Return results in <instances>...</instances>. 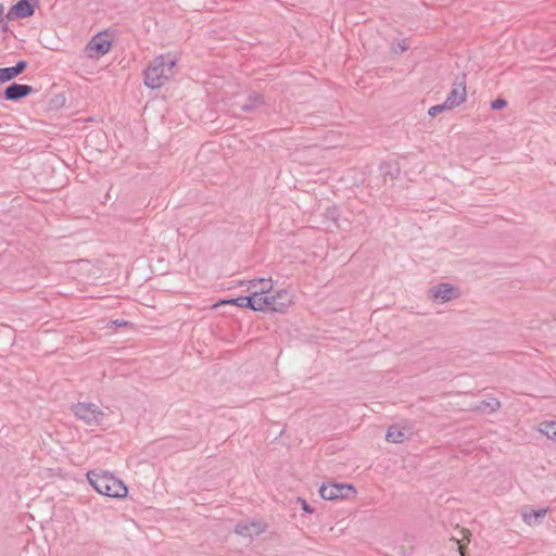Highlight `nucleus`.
<instances>
[{"label":"nucleus","mask_w":556,"mask_h":556,"mask_svg":"<svg viewBox=\"0 0 556 556\" xmlns=\"http://www.w3.org/2000/svg\"><path fill=\"white\" fill-rule=\"evenodd\" d=\"M178 59L173 53H166L155 56L144 71V84L151 89H156L165 85L175 72Z\"/></svg>","instance_id":"f257e3e1"},{"label":"nucleus","mask_w":556,"mask_h":556,"mask_svg":"<svg viewBox=\"0 0 556 556\" xmlns=\"http://www.w3.org/2000/svg\"><path fill=\"white\" fill-rule=\"evenodd\" d=\"M87 479L94 490L102 495L123 498L128 493V489L125 483L108 471H103L101 473L90 471L87 473Z\"/></svg>","instance_id":"f03ea898"},{"label":"nucleus","mask_w":556,"mask_h":556,"mask_svg":"<svg viewBox=\"0 0 556 556\" xmlns=\"http://www.w3.org/2000/svg\"><path fill=\"white\" fill-rule=\"evenodd\" d=\"M257 301L258 302L255 303V311L285 313L293 303V295L287 289H279L273 293H268V295L264 296L263 300L257 299Z\"/></svg>","instance_id":"7ed1b4c3"},{"label":"nucleus","mask_w":556,"mask_h":556,"mask_svg":"<svg viewBox=\"0 0 556 556\" xmlns=\"http://www.w3.org/2000/svg\"><path fill=\"white\" fill-rule=\"evenodd\" d=\"M74 415L88 426L101 425L104 413L92 403H78L73 407Z\"/></svg>","instance_id":"20e7f679"},{"label":"nucleus","mask_w":556,"mask_h":556,"mask_svg":"<svg viewBox=\"0 0 556 556\" xmlns=\"http://www.w3.org/2000/svg\"><path fill=\"white\" fill-rule=\"evenodd\" d=\"M319 494L324 500L333 501L354 496L356 490L352 484L325 483L320 486Z\"/></svg>","instance_id":"39448f33"},{"label":"nucleus","mask_w":556,"mask_h":556,"mask_svg":"<svg viewBox=\"0 0 556 556\" xmlns=\"http://www.w3.org/2000/svg\"><path fill=\"white\" fill-rule=\"evenodd\" d=\"M112 48V40L108 33L94 35L86 46V54L90 59H99L106 54Z\"/></svg>","instance_id":"423d86ee"},{"label":"nucleus","mask_w":556,"mask_h":556,"mask_svg":"<svg viewBox=\"0 0 556 556\" xmlns=\"http://www.w3.org/2000/svg\"><path fill=\"white\" fill-rule=\"evenodd\" d=\"M466 96L467 93L465 77L457 78L452 84V88L444 102L447 108L453 110L454 108L465 102Z\"/></svg>","instance_id":"0eeeda50"},{"label":"nucleus","mask_w":556,"mask_h":556,"mask_svg":"<svg viewBox=\"0 0 556 556\" xmlns=\"http://www.w3.org/2000/svg\"><path fill=\"white\" fill-rule=\"evenodd\" d=\"M248 291L250 292V296L255 299V302H258L257 299H264V296L268 295V293L273 292V280L270 278H256L248 281Z\"/></svg>","instance_id":"6e6552de"},{"label":"nucleus","mask_w":556,"mask_h":556,"mask_svg":"<svg viewBox=\"0 0 556 556\" xmlns=\"http://www.w3.org/2000/svg\"><path fill=\"white\" fill-rule=\"evenodd\" d=\"M266 527V523L261 521H242L236 526L235 532L243 538L253 539L265 532Z\"/></svg>","instance_id":"1a4fd4ad"},{"label":"nucleus","mask_w":556,"mask_h":556,"mask_svg":"<svg viewBox=\"0 0 556 556\" xmlns=\"http://www.w3.org/2000/svg\"><path fill=\"white\" fill-rule=\"evenodd\" d=\"M429 295L445 303L458 296V289L450 283H439L429 290Z\"/></svg>","instance_id":"9d476101"},{"label":"nucleus","mask_w":556,"mask_h":556,"mask_svg":"<svg viewBox=\"0 0 556 556\" xmlns=\"http://www.w3.org/2000/svg\"><path fill=\"white\" fill-rule=\"evenodd\" d=\"M33 92L31 86L13 83L5 88L3 98L10 101H18Z\"/></svg>","instance_id":"9b49d317"},{"label":"nucleus","mask_w":556,"mask_h":556,"mask_svg":"<svg viewBox=\"0 0 556 556\" xmlns=\"http://www.w3.org/2000/svg\"><path fill=\"white\" fill-rule=\"evenodd\" d=\"M470 532L465 528H457L451 538V548H456L460 556H467V545L470 542Z\"/></svg>","instance_id":"f8f14e48"},{"label":"nucleus","mask_w":556,"mask_h":556,"mask_svg":"<svg viewBox=\"0 0 556 556\" xmlns=\"http://www.w3.org/2000/svg\"><path fill=\"white\" fill-rule=\"evenodd\" d=\"M34 5L28 0H18L8 13V18H25L34 14Z\"/></svg>","instance_id":"ddd939ff"},{"label":"nucleus","mask_w":556,"mask_h":556,"mask_svg":"<svg viewBox=\"0 0 556 556\" xmlns=\"http://www.w3.org/2000/svg\"><path fill=\"white\" fill-rule=\"evenodd\" d=\"M255 303H256L255 299L251 298L249 294L248 296H239V298L230 299V300H222L214 306L216 307L219 305L230 304V305H237L239 307H244V308H250L252 311H255Z\"/></svg>","instance_id":"4468645a"},{"label":"nucleus","mask_w":556,"mask_h":556,"mask_svg":"<svg viewBox=\"0 0 556 556\" xmlns=\"http://www.w3.org/2000/svg\"><path fill=\"white\" fill-rule=\"evenodd\" d=\"M410 433L405 429H400L396 426L389 427L386 439L389 442L402 443L409 438Z\"/></svg>","instance_id":"2eb2a0df"},{"label":"nucleus","mask_w":556,"mask_h":556,"mask_svg":"<svg viewBox=\"0 0 556 556\" xmlns=\"http://www.w3.org/2000/svg\"><path fill=\"white\" fill-rule=\"evenodd\" d=\"M501 407V402L495 397L481 401L476 405L475 409L479 412H496Z\"/></svg>","instance_id":"dca6fc26"},{"label":"nucleus","mask_w":556,"mask_h":556,"mask_svg":"<svg viewBox=\"0 0 556 556\" xmlns=\"http://www.w3.org/2000/svg\"><path fill=\"white\" fill-rule=\"evenodd\" d=\"M262 103V98L257 93H253L249 96L248 102L242 104L240 108L243 112H251L258 108Z\"/></svg>","instance_id":"f3484780"},{"label":"nucleus","mask_w":556,"mask_h":556,"mask_svg":"<svg viewBox=\"0 0 556 556\" xmlns=\"http://www.w3.org/2000/svg\"><path fill=\"white\" fill-rule=\"evenodd\" d=\"M540 431L548 439L556 442V421H545L541 424Z\"/></svg>","instance_id":"a211bd4d"},{"label":"nucleus","mask_w":556,"mask_h":556,"mask_svg":"<svg viewBox=\"0 0 556 556\" xmlns=\"http://www.w3.org/2000/svg\"><path fill=\"white\" fill-rule=\"evenodd\" d=\"M546 513H547L546 508L532 510L529 514H523L522 518L526 523L531 525L532 518H535V519L543 518L546 515Z\"/></svg>","instance_id":"6ab92c4d"},{"label":"nucleus","mask_w":556,"mask_h":556,"mask_svg":"<svg viewBox=\"0 0 556 556\" xmlns=\"http://www.w3.org/2000/svg\"><path fill=\"white\" fill-rule=\"evenodd\" d=\"M16 75L14 74L12 67L0 68V85L14 79Z\"/></svg>","instance_id":"aec40b11"},{"label":"nucleus","mask_w":556,"mask_h":556,"mask_svg":"<svg viewBox=\"0 0 556 556\" xmlns=\"http://www.w3.org/2000/svg\"><path fill=\"white\" fill-rule=\"evenodd\" d=\"M446 110H451V109L446 106L445 102H443L442 104H438V105L431 106L429 109L428 113H429L430 116L434 117L439 113H441L443 111H446Z\"/></svg>","instance_id":"412c9836"},{"label":"nucleus","mask_w":556,"mask_h":556,"mask_svg":"<svg viewBox=\"0 0 556 556\" xmlns=\"http://www.w3.org/2000/svg\"><path fill=\"white\" fill-rule=\"evenodd\" d=\"M28 66V63L24 60L18 61L14 66H11L13 68L14 74L16 77L22 74Z\"/></svg>","instance_id":"4be33fe9"},{"label":"nucleus","mask_w":556,"mask_h":556,"mask_svg":"<svg viewBox=\"0 0 556 556\" xmlns=\"http://www.w3.org/2000/svg\"><path fill=\"white\" fill-rule=\"evenodd\" d=\"M507 105V101L504 99H495L491 102V109L492 110H501Z\"/></svg>","instance_id":"5701e85b"},{"label":"nucleus","mask_w":556,"mask_h":556,"mask_svg":"<svg viewBox=\"0 0 556 556\" xmlns=\"http://www.w3.org/2000/svg\"><path fill=\"white\" fill-rule=\"evenodd\" d=\"M299 501L301 502L302 508H303L304 511H306L308 514L313 513V509L311 508V506L307 504V502L305 500L299 498Z\"/></svg>","instance_id":"b1692460"},{"label":"nucleus","mask_w":556,"mask_h":556,"mask_svg":"<svg viewBox=\"0 0 556 556\" xmlns=\"http://www.w3.org/2000/svg\"><path fill=\"white\" fill-rule=\"evenodd\" d=\"M399 49L403 52V51H406L408 49V46L406 45L405 41L401 42L397 45Z\"/></svg>","instance_id":"393cba45"},{"label":"nucleus","mask_w":556,"mask_h":556,"mask_svg":"<svg viewBox=\"0 0 556 556\" xmlns=\"http://www.w3.org/2000/svg\"><path fill=\"white\" fill-rule=\"evenodd\" d=\"M4 7L0 3V16L3 14Z\"/></svg>","instance_id":"a878e982"}]
</instances>
